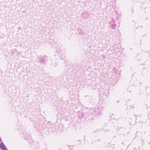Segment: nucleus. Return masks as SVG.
Listing matches in <instances>:
<instances>
[{
  "mask_svg": "<svg viewBox=\"0 0 150 150\" xmlns=\"http://www.w3.org/2000/svg\"><path fill=\"white\" fill-rule=\"evenodd\" d=\"M0 147L3 150H6V149L5 146L2 143L0 144Z\"/></svg>",
  "mask_w": 150,
  "mask_h": 150,
  "instance_id": "obj_1",
  "label": "nucleus"
}]
</instances>
